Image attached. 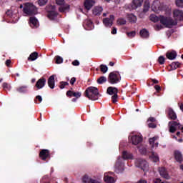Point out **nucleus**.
<instances>
[{"instance_id": "34", "label": "nucleus", "mask_w": 183, "mask_h": 183, "mask_svg": "<svg viewBox=\"0 0 183 183\" xmlns=\"http://www.w3.org/2000/svg\"><path fill=\"white\" fill-rule=\"evenodd\" d=\"M107 82V77L102 76L97 79V83L100 85Z\"/></svg>"}, {"instance_id": "25", "label": "nucleus", "mask_w": 183, "mask_h": 183, "mask_svg": "<svg viewBox=\"0 0 183 183\" xmlns=\"http://www.w3.org/2000/svg\"><path fill=\"white\" fill-rule=\"evenodd\" d=\"M181 65H182V64L179 63V61H173L169 64V66L172 71H175V69L179 68Z\"/></svg>"}, {"instance_id": "17", "label": "nucleus", "mask_w": 183, "mask_h": 183, "mask_svg": "<svg viewBox=\"0 0 183 183\" xmlns=\"http://www.w3.org/2000/svg\"><path fill=\"white\" fill-rule=\"evenodd\" d=\"M144 0H133L132 4V9H137V8L142 6Z\"/></svg>"}, {"instance_id": "46", "label": "nucleus", "mask_w": 183, "mask_h": 183, "mask_svg": "<svg viewBox=\"0 0 183 183\" xmlns=\"http://www.w3.org/2000/svg\"><path fill=\"white\" fill-rule=\"evenodd\" d=\"M135 35H137V32H135V31H132L127 33V36H129V38H134Z\"/></svg>"}, {"instance_id": "61", "label": "nucleus", "mask_w": 183, "mask_h": 183, "mask_svg": "<svg viewBox=\"0 0 183 183\" xmlns=\"http://www.w3.org/2000/svg\"><path fill=\"white\" fill-rule=\"evenodd\" d=\"M11 62H12V61H11L10 59H7V60L6 61L5 64H6V66H9V65H11Z\"/></svg>"}, {"instance_id": "21", "label": "nucleus", "mask_w": 183, "mask_h": 183, "mask_svg": "<svg viewBox=\"0 0 183 183\" xmlns=\"http://www.w3.org/2000/svg\"><path fill=\"white\" fill-rule=\"evenodd\" d=\"M107 93L109 95H115L116 94H118V89L114 86H109L107 88Z\"/></svg>"}, {"instance_id": "14", "label": "nucleus", "mask_w": 183, "mask_h": 183, "mask_svg": "<svg viewBox=\"0 0 183 183\" xmlns=\"http://www.w3.org/2000/svg\"><path fill=\"white\" fill-rule=\"evenodd\" d=\"M29 24L31 28H38V26H39V22L36 17H30Z\"/></svg>"}, {"instance_id": "54", "label": "nucleus", "mask_w": 183, "mask_h": 183, "mask_svg": "<svg viewBox=\"0 0 183 183\" xmlns=\"http://www.w3.org/2000/svg\"><path fill=\"white\" fill-rule=\"evenodd\" d=\"M76 82V78L72 77L70 80V84L74 85Z\"/></svg>"}, {"instance_id": "48", "label": "nucleus", "mask_w": 183, "mask_h": 183, "mask_svg": "<svg viewBox=\"0 0 183 183\" xmlns=\"http://www.w3.org/2000/svg\"><path fill=\"white\" fill-rule=\"evenodd\" d=\"M81 95L82 94L79 92H74V93L73 94V97H74V98H76V99L81 98Z\"/></svg>"}, {"instance_id": "9", "label": "nucleus", "mask_w": 183, "mask_h": 183, "mask_svg": "<svg viewBox=\"0 0 183 183\" xmlns=\"http://www.w3.org/2000/svg\"><path fill=\"white\" fill-rule=\"evenodd\" d=\"M56 4L60 5V7L59 8V12H66V11L69 9V5H64V4H65L64 0H56Z\"/></svg>"}, {"instance_id": "16", "label": "nucleus", "mask_w": 183, "mask_h": 183, "mask_svg": "<svg viewBox=\"0 0 183 183\" xmlns=\"http://www.w3.org/2000/svg\"><path fill=\"white\" fill-rule=\"evenodd\" d=\"M159 172L162 178H165V179H169V174H168V172L165 167L159 168Z\"/></svg>"}, {"instance_id": "5", "label": "nucleus", "mask_w": 183, "mask_h": 183, "mask_svg": "<svg viewBox=\"0 0 183 183\" xmlns=\"http://www.w3.org/2000/svg\"><path fill=\"white\" fill-rule=\"evenodd\" d=\"M135 165L136 167H137V168H141L142 171H144V172L146 171H148L149 168L148 165V162H147V161L142 159H137L135 160Z\"/></svg>"}, {"instance_id": "32", "label": "nucleus", "mask_w": 183, "mask_h": 183, "mask_svg": "<svg viewBox=\"0 0 183 183\" xmlns=\"http://www.w3.org/2000/svg\"><path fill=\"white\" fill-rule=\"evenodd\" d=\"M149 6H150L149 1H146L143 6L142 13L147 14V12L149 11Z\"/></svg>"}, {"instance_id": "11", "label": "nucleus", "mask_w": 183, "mask_h": 183, "mask_svg": "<svg viewBox=\"0 0 183 183\" xmlns=\"http://www.w3.org/2000/svg\"><path fill=\"white\" fill-rule=\"evenodd\" d=\"M114 19H115V16L114 15H110L109 18H105L103 19V24L107 27H111L112 26Z\"/></svg>"}, {"instance_id": "27", "label": "nucleus", "mask_w": 183, "mask_h": 183, "mask_svg": "<svg viewBox=\"0 0 183 183\" xmlns=\"http://www.w3.org/2000/svg\"><path fill=\"white\" fill-rule=\"evenodd\" d=\"M16 91L20 94H26V92H28V86H21L17 87Z\"/></svg>"}, {"instance_id": "45", "label": "nucleus", "mask_w": 183, "mask_h": 183, "mask_svg": "<svg viewBox=\"0 0 183 183\" xmlns=\"http://www.w3.org/2000/svg\"><path fill=\"white\" fill-rule=\"evenodd\" d=\"M89 181H91V179H89V177H88L87 175H84L82 178V182L84 183H89Z\"/></svg>"}, {"instance_id": "6", "label": "nucleus", "mask_w": 183, "mask_h": 183, "mask_svg": "<svg viewBox=\"0 0 183 183\" xmlns=\"http://www.w3.org/2000/svg\"><path fill=\"white\" fill-rule=\"evenodd\" d=\"M39 157L42 161H46V159H51V152L49 149H43L40 151Z\"/></svg>"}, {"instance_id": "60", "label": "nucleus", "mask_w": 183, "mask_h": 183, "mask_svg": "<svg viewBox=\"0 0 183 183\" xmlns=\"http://www.w3.org/2000/svg\"><path fill=\"white\" fill-rule=\"evenodd\" d=\"M89 183H101V182H99L98 180H97V179H90Z\"/></svg>"}, {"instance_id": "50", "label": "nucleus", "mask_w": 183, "mask_h": 183, "mask_svg": "<svg viewBox=\"0 0 183 183\" xmlns=\"http://www.w3.org/2000/svg\"><path fill=\"white\" fill-rule=\"evenodd\" d=\"M74 92H72L71 90H68L66 92V97H69L71 98V97H74Z\"/></svg>"}, {"instance_id": "1", "label": "nucleus", "mask_w": 183, "mask_h": 183, "mask_svg": "<svg viewBox=\"0 0 183 183\" xmlns=\"http://www.w3.org/2000/svg\"><path fill=\"white\" fill-rule=\"evenodd\" d=\"M150 21L152 22H158L160 21V24L164 25L166 28H172L177 25V21H174L171 17H167L164 16H157L155 14L150 15Z\"/></svg>"}, {"instance_id": "18", "label": "nucleus", "mask_w": 183, "mask_h": 183, "mask_svg": "<svg viewBox=\"0 0 183 183\" xmlns=\"http://www.w3.org/2000/svg\"><path fill=\"white\" fill-rule=\"evenodd\" d=\"M152 9L154 12H157L161 9V3L158 0H154L152 4Z\"/></svg>"}, {"instance_id": "31", "label": "nucleus", "mask_w": 183, "mask_h": 183, "mask_svg": "<svg viewBox=\"0 0 183 183\" xmlns=\"http://www.w3.org/2000/svg\"><path fill=\"white\" fill-rule=\"evenodd\" d=\"M38 59V52L34 51L28 57V61H35Z\"/></svg>"}, {"instance_id": "22", "label": "nucleus", "mask_w": 183, "mask_h": 183, "mask_svg": "<svg viewBox=\"0 0 183 183\" xmlns=\"http://www.w3.org/2000/svg\"><path fill=\"white\" fill-rule=\"evenodd\" d=\"M94 4H95L94 0H86L84 1V7L87 9V11H89V9L94 6Z\"/></svg>"}, {"instance_id": "15", "label": "nucleus", "mask_w": 183, "mask_h": 183, "mask_svg": "<svg viewBox=\"0 0 183 183\" xmlns=\"http://www.w3.org/2000/svg\"><path fill=\"white\" fill-rule=\"evenodd\" d=\"M45 84H46V79L41 77L36 81V86L37 87V89H42V88L45 86Z\"/></svg>"}, {"instance_id": "19", "label": "nucleus", "mask_w": 183, "mask_h": 183, "mask_svg": "<svg viewBox=\"0 0 183 183\" xmlns=\"http://www.w3.org/2000/svg\"><path fill=\"white\" fill-rule=\"evenodd\" d=\"M47 84L51 89H54L55 88V76H50L48 79Z\"/></svg>"}, {"instance_id": "30", "label": "nucleus", "mask_w": 183, "mask_h": 183, "mask_svg": "<svg viewBox=\"0 0 183 183\" xmlns=\"http://www.w3.org/2000/svg\"><path fill=\"white\" fill-rule=\"evenodd\" d=\"M47 16L49 19L54 20L56 16H58V13L55 11H50L48 12Z\"/></svg>"}, {"instance_id": "40", "label": "nucleus", "mask_w": 183, "mask_h": 183, "mask_svg": "<svg viewBox=\"0 0 183 183\" xmlns=\"http://www.w3.org/2000/svg\"><path fill=\"white\" fill-rule=\"evenodd\" d=\"M175 4L179 8H183V0H176Z\"/></svg>"}, {"instance_id": "2", "label": "nucleus", "mask_w": 183, "mask_h": 183, "mask_svg": "<svg viewBox=\"0 0 183 183\" xmlns=\"http://www.w3.org/2000/svg\"><path fill=\"white\" fill-rule=\"evenodd\" d=\"M99 90L94 86L88 87L84 92V97L91 101H97L99 98Z\"/></svg>"}, {"instance_id": "28", "label": "nucleus", "mask_w": 183, "mask_h": 183, "mask_svg": "<svg viewBox=\"0 0 183 183\" xmlns=\"http://www.w3.org/2000/svg\"><path fill=\"white\" fill-rule=\"evenodd\" d=\"M127 19L131 24H135L137 22V16L133 14H127Z\"/></svg>"}, {"instance_id": "12", "label": "nucleus", "mask_w": 183, "mask_h": 183, "mask_svg": "<svg viewBox=\"0 0 183 183\" xmlns=\"http://www.w3.org/2000/svg\"><path fill=\"white\" fill-rule=\"evenodd\" d=\"M132 145H138L140 142H142V137L138 135L132 136L130 138Z\"/></svg>"}, {"instance_id": "53", "label": "nucleus", "mask_w": 183, "mask_h": 183, "mask_svg": "<svg viewBox=\"0 0 183 183\" xmlns=\"http://www.w3.org/2000/svg\"><path fill=\"white\" fill-rule=\"evenodd\" d=\"M149 128H157V124L155 123H149L148 124Z\"/></svg>"}, {"instance_id": "52", "label": "nucleus", "mask_w": 183, "mask_h": 183, "mask_svg": "<svg viewBox=\"0 0 183 183\" xmlns=\"http://www.w3.org/2000/svg\"><path fill=\"white\" fill-rule=\"evenodd\" d=\"M72 65H74V66H79V61L78 60H74L72 61Z\"/></svg>"}, {"instance_id": "56", "label": "nucleus", "mask_w": 183, "mask_h": 183, "mask_svg": "<svg viewBox=\"0 0 183 183\" xmlns=\"http://www.w3.org/2000/svg\"><path fill=\"white\" fill-rule=\"evenodd\" d=\"M155 121H157V119H155L154 117H149L148 119V122L154 123V122H155Z\"/></svg>"}, {"instance_id": "63", "label": "nucleus", "mask_w": 183, "mask_h": 183, "mask_svg": "<svg viewBox=\"0 0 183 183\" xmlns=\"http://www.w3.org/2000/svg\"><path fill=\"white\" fill-rule=\"evenodd\" d=\"M156 29H157V31H159V29H162V26L157 24L156 26Z\"/></svg>"}, {"instance_id": "39", "label": "nucleus", "mask_w": 183, "mask_h": 183, "mask_svg": "<svg viewBox=\"0 0 183 183\" xmlns=\"http://www.w3.org/2000/svg\"><path fill=\"white\" fill-rule=\"evenodd\" d=\"M112 102H113V104H117V102H118V94H113L112 97Z\"/></svg>"}, {"instance_id": "44", "label": "nucleus", "mask_w": 183, "mask_h": 183, "mask_svg": "<svg viewBox=\"0 0 183 183\" xmlns=\"http://www.w3.org/2000/svg\"><path fill=\"white\" fill-rule=\"evenodd\" d=\"M152 157L153 158L154 162H158V161H159V157H158V156L155 154V153L153 152L152 154Z\"/></svg>"}, {"instance_id": "38", "label": "nucleus", "mask_w": 183, "mask_h": 183, "mask_svg": "<svg viewBox=\"0 0 183 183\" xmlns=\"http://www.w3.org/2000/svg\"><path fill=\"white\" fill-rule=\"evenodd\" d=\"M68 85H69V83H68L67 81H61L59 88H60V89H64V88H65V86H66Z\"/></svg>"}, {"instance_id": "47", "label": "nucleus", "mask_w": 183, "mask_h": 183, "mask_svg": "<svg viewBox=\"0 0 183 183\" xmlns=\"http://www.w3.org/2000/svg\"><path fill=\"white\" fill-rule=\"evenodd\" d=\"M38 101L39 102H42V97H41L40 95L36 96L34 99L35 104H38Z\"/></svg>"}, {"instance_id": "64", "label": "nucleus", "mask_w": 183, "mask_h": 183, "mask_svg": "<svg viewBox=\"0 0 183 183\" xmlns=\"http://www.w3.org/2000/svg\"><path fill=\"white\" fill-rule=\"evenodd\" d=\"M152 81L153 82V84H159V81L155 79H152Z\"/></svg>"}, {"instance_id": "8", "label": "nucleus", "mask_w": 183, "mask_h": 183, "mask_svg": "<svg viewBox=\"0 0 183 183\" xmlns=\"http://www.w3.org/2000/svg\"><path fill=\"white\" fill-rule=\"evenodd\" d=\"M169 124H172L171 126L169 127V132L172 134H174L177 129H182L183 131V127H181V124L177 122H169Z\"/></svg>"}, {"instance_id": "29", "label": "nucleus", "mask_w": 183, "mask_h": 183, "mask_svg": "<svg viewBox=\"0 0 183 183\" xmlns=\"http://www.w3.org/2000/svg\"><path fill=\"white\" fill-rule=\"evenodd\" d=\"M168 117L170 119H173V121H175V119H177V114H175V112H174L172 109H169Z\"/></svg>"}, {"instance_id": "13", "label": "nucleus", "mask_w": 183, "mask_h": 183, "mask_svg": "<svg viewBox=\"0 0 183 183\" xmlns=\"http://www.w3.org/2000/svg\"><path fill=\"white\" fill-rule=\"evenodd\" d=\"M177 56L178 54L175 51V50L168 51L166 53V57L167 58V59H169L170 61H174V59H175Z\"/></svg>"}, {"instance_id": "20", "label": "nucleus", "mask_w": 183, "mask_h": 183, "mask_svg": "<svg viewBox=\"0 0 183 183\" xmlns=\"http://www.w3.org/2000/svg\"><path fill=\"white\" fill-rule=\"evenodd\" d=\"M139 34L141 38H143L144 39H147V38H149V31H148L147 29H143L140 30Z\"/></svg>"}, {"instance_id": "62", "label": "nucleus", "mask_w": 183, "mask_h": 183, "mask_svg": "<svg viewBox=\"0 0 183 183\" xmlns=\"http://www.w3.org/2000/svg\"><path fill=\"white\" fill-rule=\"evenodd\" d=\"M112 35H116L117 34V27H114L112 30Z\"/></svg>"}, {"instance_id": "41", "label": "nucleus", "mask_w": 183, "mask_h": 183, "mask_svg": "<svg viewBox=\"0 0 183 183\" xmlns=\"http://www.w3.org/2000/svg\"><path fill=\"white\" fill-rule=\"evenodd\" d=\"M117 24L119 25H125V24H127V20H125V19H119L117 20Z\"/></svg>"}, {"instance_id": "57", "label": "nucleus", "mask_w": 183, "mask_h": 183, "mask_svg": "<svg viewBox=\"0 0 183 183\" xmlns=\"http://www.w3.org/2000/svg\"><path fill=\"white\" fill-rule=\"evenodd\" d=\"M154 183H164V182H162V181L161 180V179H159V178L154 179Z\"/></svg>"}, {"instance_id": "49", "label": "nucleus", "mask_w": 183, "mask_h": 183, "mask_svg": "<svg viewBox=\"0 0 183 183\" xmlns=\"http://www.w3.org/2000/svg\"><path fill=\"white\" fill-rule=\"evenodd\" d=\"M48 0H39V5L40 6H44V5H46Z\"/></svg>"}, {"instance_id": "24", "label": "nucleus", "mask_w": 183, "mask_h": 183, "mask_svg": "<svg viewBox=\"0 0 183 183\" xmlns=\"http://www.w3.org/2000/svg\"><path fill=\"white\" fill-rule=\"evenodd\" d=\"M174 158L177 162L181 164L183 161L182 154L180 153L179 151L174 152Z\"/></svg>"}, {"instance_id": "26", "label": "nucleus", "mask_w": 183, "mask_h": 183, "mask_svg": "<svg viewBox=\"0 0 183 183\" xmlns=\"http://www.w3.org/2000/svg\"><path fill=\"white\" fill-rule=\"evenodd\" d=\"M132 153L128 152L127 151H124L122 153V159H132L133 158Z\"/></svg>"}, {"instance_id": "23", "label": "nucleus", "mask_w": 183, "mask_h": 183, "mask_svg": "<svg viewBox=\"0 0 183 183\" xmlns=\"http://www.w3.org/2000/svg\"><path fill=\"white\" fill-rule=\"evenodd\" d=\"M102 11H104V9L102 6H96L92 10V12L94 15L99 16L102 14Z\"/></svg>"}, {"instance_id": "42", "label": "nucleus", "mask_w": 183, "mask_h": 183, "mask_svg": "<svg viewBox=\"0 0 183 183\" xmlns=\"http://www.w3.org/2000/svg\"><path fill=\"white\" fill-rule=\"evenodd\" d=\"M64 62V59L59 56H56V64H62Z\"/></svg>"}, {"instance_id": "10", "label": "nucleus", "mask_w": 183, "mask_h": 183, "mask_svg": "<svg viewBox=\"0 0 183 183\" xmlns=\"http://www.w3.org/2000/svg\"><path fill=\"white\" fill-rule=\"evenodd\" d=\"M114 171L117 174L124 171V163L121 162V159H118L114 166Z\"/></svg>"}, {"instance_id": "33", "label": "nucleus", "mask_w": 183, "mask_h": 183, "mask_svg": "<svg viewBox=\"0 0 183 183\" xmlns=\"http://www.w3.org/2000/svg\"><path fill=\"white\" fill-rule=\"evenodd\" d=\"M104 182L107 183H114L115 182V179L111 176H104Z\"/></svg>"}, {"instance_id": "3", "label": "nucleus", "mask_w": 183, "mask_h": 183, "mask_svg": "<svg viewBox=\"0 0 183 183\" xmlns=\"http://www.w3.org/2000/svg\"><path fill=\"white\" fill-rule=\"evenodd\" d=\"M23 12L24 14H26V15H29V16H34V15H36L38 14V9L35 5H34V4L26 3L23 8Z\"/></svg>"}, {"instance_id": "36", "label": "nucleus", "mask_w": 183, "mask_h": 183, "mask_svg": "<svg viewBox=\"0 0 183 183\" xmlns=\"http://www.w3.org/2000/svg\"><path fill=\"white\" fill-rule=\"evenodd\" d=\"M157 139H158V137H154L153 138H150L149 139V143L150 145H152V148H154V144H155V141H157Z\"/></svg>"}, {"instance_id": "51", "label": "nucleus", "mask_w": 183, "mask_h": 183, "mask_svg": "<svg viewBox=\"0 0 183 183\" xmlns=\"http://www.w3.org/2000/svg\"><path fill=\"white\" fill-rule=\"evenodd\" d=\"M6 15L9 17L11 18L12 16V11L11 10H7L6 11Z\"/></svg>"}, {"instance_id": "55", "label": "nucleus", "mask_w": 183, "mask_h": 183, "mask_svg": "<svg viewBox=\"0 0 183 183\" xmlns=\"http://www.w3.org/2000/svg\"><path fill=\"white\" fill-rule=\"evenodd\" d=\"M3 88L4 89H9V84L8 83H3Z\"/></svg>"}, {"instance_id": "35", "label": "nucleus", "mask_w": 183, "mask_h": 183, "mask_svg": "<svg viewBox=\"0 0 183 183\" xmlns=\"http://www.w3.org/2000/svg\"><path fill=\"white\" fill-rule=\"evenodd\" d=\"M100 71L103 74H106V72L108 71V66H107V65H105V64H101L100 65Z\"/></svg>"}, {"instance_id": "43", "label": "nucleus", "mask_w": 183, "mask_h": 183, "mask_svg": "<svg viewBox=\"0 0 183 183\" xmlns=\"http://www.w3.org/2000/svg\"><path fill=\"white\" fill-rule=\"evenodd\" d=\"M86 25H87L89 29H92V28H94V23H92V21L91 20H88L86 23Z\"/></svg>"}, {"instance_id": "4", "label": "nucleus", "mask_w": 183, "mask_h": 183, "mask_svg": "<svg viewBox=\"0 0 183 183\" xmlns=\"http://www.w3.org/2000/svg\"><path fill=\"white\" fill-rule=\"evenodd\" d=\"M121 81V75L119 71H113L109 73L108 76V82L112 84H118Z\"/></svg>"}, {"instance_id": "37", "label": "nucleus", "mask_w": 183, "mask_h": 183, "mask_svg": "<svg viewBox=\"0 0 183 183\" xmlns=\"http://www.w3.org/2000/svg\"><path fill=\"white\" fill-rule=\"evenodd\" d=\"M158 62L160 65H164L165 64V57H164V56H160L158 58Z\"/></svg>"}, {"instance_id": "7", "label": "nucleus", "mask_w": 183, "mask_h": 183, "mask_svg": "<svg viewBox=\"0 0 183 183\" xmlns=\"http://www.w3.org/2000/svg\"><path fill=\"white\" fill-rule=\"evenodd\" d=\"M173 17L174 18L175 22H177V25H178L177 21H183V11L179 9H174L173 11Z\"/></svg>"}, {"instance_id": "59", "label": "nucleus", "mask_w": 183, "mask_h": 183, "mask_svg": "<svg viewBox=\"0 0 183 183\" xmlns=\"http://www.w3.org/2000/svg\"><path fill=\"white\" fill-rule=\"evenodd\" d=\"M154 89H156L157 92H159V91L162 89L159 85H155Z\"/></svg>"}, {"instance_id": "58", "label": "nucleus", "mask_w": 183, "mask_h": 183, "mask_svg": "<svg viewBox=\"0 0 183 183\" xmlns=\"http://www.w3.org/2000/svg\"><path fill=\"white\" fill-rule=\"evenodd\" d=\"M139 152L142 154V155H146L147 154V149H140Z\"/></svg>"}]
</instances>
